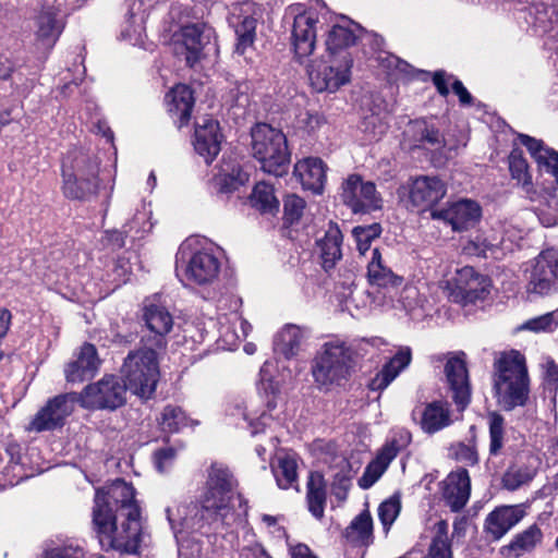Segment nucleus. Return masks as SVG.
I'll return each instance as SVG.
<instances>
[{
  "label": "nucleus",
  "mask_w": 558,
  "mask_h": 558,
  "mask_svg": "<svg viewBox=\"0 0 558 558\" xmlns=\"http://www.w3.org/2000/svg\"><path fill=\"white\" fill-rule=\"evenodd\" d=\"M354 364L353 351L344 342L329 341L323 344L312 364V375L323 387L340 385L347 380Z\"/></svg>",
  "instance_id": "obj_7"
},
{
  "label": "nucleus",
  "mask_w": 558,
  "mask_h": 558,
  "mask_svg": "<svg viewBox=\"0 0 558 558\" xmlns=\"http://www.w3.org/2000/svg\"><path fill=\"white\" fill-rule=\"evenodd\" d=\"M325 118L318 112L303 111L296 117V126L312 135L325 124Z\"/></svg>",
  "instance_id": "obj_54"
},
{
  "label": "nucleus",
  "mask_w": 558,
  "mask_h": 558,
  "mask_svg": "<svg viewBox=\"0 0 558 558\" xmlns=\"http://www.w3.org/2000/svg\"><path fill=\"white\" fill-rule=\"evenodd\" d=\"M126 227H129L130 231L132 229H136L137 232L142 233L150 232L154 227V222L151 221V210L149 206L143 204L142 209H138L132 220L124 226V228Z\"/></svg>",
  "instance_id": "obj_56"
},
{
  "label": "nucleus",
  "mask_w": 558,
  "mask_h": 558,
  "mask_svg": "<svg viewBox=\"0 0 558 558\" xmlns=\"http://www.w3.org/2000/svg\"><path fill=\"white\" fill-rule=\"evenodd\" d=\"M128 230L120 231V230H107L105 231L102 238H101V245L111 251L116 252L118 250H121L125 246V240Z\"/></svg>",
  "instance_id": "obj_58"
},
{
  "label": "nucleus",
  "mask_w": 558,
  "mask_h": 558,
  "mask_svg": "<svg viewBox=\"0 0 558 558\" xmlns=\"http://www.w3.org/2000/svg\"><path fill=\"white\" fill-rule=\"evenodd\" d=\"M341 198L354 214H366L381 208V197L371 181L348 177L342 183Z\"/></svg>",
  "instance_id": "obj_15"
},
{
  "label": "nucleus",
  "mask_w": 558,
  "mask_h": 558,
  "mask_svg": "<svg viewBox=\"0 0 558 558\" xmlns=\"http://www.w3.org/2000/svg\"><path fill=\"white\" fill-rule=\"evenodd\" d=\"M186 248L190 254L184 260L185 280L195 286H210L216 282L222 266L218 248L213 244L202 245L198 239L187 240L183 252Z\"/></svg>",
  "instance_id": "obj_8"
},
{
  "label": "nucleus",
  "mask_w": 558,
  "mask_h": 558,
  "mask_svg": "<svg viewBox=\"0 0 558 558\" xmlns=\"http://www.w3.org/2000/svg\"><path fill=\"white\" fill-rule=\"evenodd\" d=\"M367 281L371 286L383 289L399 288L403 277L395 274L383 259L378 248L372 251V258L367 265Z\"/></svg>",
  "instance_id": "obj_31"
},
{
  "label": "nucleus",
  "mask_w": 558,
  "mask_h": 558,
  "mask_svg": "<svg viewBox=\"0 0 558 558\" xmlns=\"http://www.w3.org/2000/svg\"><path fill=\"white\" fill-rule=\"evenodd\" d=\"M122 375L126 391L143 400L150 399L159 380L157 352L151 348L130 352L124 360Z\"/></svg>",
  "instance_id": "obj_6"
},
{
  "label": "nucleus",
  "mask_w": 558,
  "mask_h": 558,
  "mask_svg": "<svg viewBox=\"0 0 558 558\" xmlns=\"http://www.w3.org/2000/svg\"><path fill=\"white\" fill-rule=\"evenodd\" d=\"M558 325V311L527 319L521 329L534 332L550 331Z\"/></svg>",
  "instance_id": "obj_52"
},
{
  "label": "nucleus",
  "mask_w": 558,
  "mask_h": 558,
  "mask_svg": "<svg viewBox=\"0 0 558 558\" xmlns=\"http://www.w3.org/2000/svg\"><path fill=\"white\" fill-rule=\"evenodd\" d=\"M36 35L44 46L51 48L62 32V24L56 17V12L45 10L36 19Z\"/></svg>",
  "instance_id": "obj_40"
},
{
  "label": "nucleus",
  "mask_w": 558,
  "mask_h": 558,
  "mask_svg": "<svg viewBox=\"0 0 558 558\" xmlns=\"http://www.w3.org/2000/svg\"><path fill=\"white\" fill-rule=\"evenodd\" d=\"M518 183L525 197L532 202L553 197L558 185V177L555 180H542V177H517Z\"/></svg>",
  "instance_id": "obj_37"
},
{
  "label": "nucleus",
  "mask_w": 558,
  "mask_h": 558,
  "mask_svg": "<svg viewBox=\"0 0 558 558\" xmlns=\"http://www.w3.org/2000/svg\"><path fill=\"white\" fill-rule=\"evenodd\" d=\"M92 523L104 550L122 555L140 553L141 509L134 487L123 480L116 481L107 490H96Z\"/></svg>",
  "instance_id": "obj_1"
},
{
  "label": "nucleus",
  "mask_w": 558,
  "mask_h": 558,
  "mask_svg": "<svg viewBox=\"0 0 558 558\" xmlns=\"http://www.w3.org/2000/svg\"><path fill=\"white\" fill-rule=\"evenodd\" d=\"M305 338L304 331L296 325H286L274 339L276 354L290 360L299 354Z\"/></svg>",
  "instance_id": "obj_34"
},
{
  "label": "nucleus",
  "mask_w": 558,
  "mask_h": 558,
  "mask_svg": "<svg viewBox=\"0 0 558 558\" xmlns=\"http://www.w3.org/2000/svg\"><path fill=\"white\" fill-rule=\"evenodd\" d=\"M250 204L263 216H276L279 213L280 202L275 194V187L266 181L254 185Z\"/></svg>",
  "instance_id": "obj_36"
},
{
  "label": "nucleus",
  "mask_w": 558,
  "mask_h": 558,
  "mask_svg": "<svg viewBox=\"0 0 558 558\" xmlns=\"http://www.w3.org/2000/svg\"><path fill=\"white\" fill-rule=\"evenodd\" d=\"M399 451H400V446H399L398 441L393 439V440L387 442L381 448V450L379 451V453L377 454V457L374 461H376L378 464H380L384 469L387 470V468L389 466L391 461L397 457Z\"/></svg>",
  "instance_id": "obj_63"
},
{
  "label": "nucleus",
  "mask_w": 558,
  "mask_h": 558,
  "mask_svg": "<svg viewBox=\"0 0 558 558\" xmlns=\"http://www.w3.org/2000/svg\"><path fill=\"white\" fill-rule=\"evenodd\" d=\"M525 515L523 505L499 506L486 515L483 530L490 541H499Z\"/></svg>",
  "instance_id": "obj_21"
},
{
  "label": "nucleus",
  "mask_w": 558,
  "mask_h": 558,
  "mask_svg": "<svg viewBox=\"0 0 558 558\" xmlns=\"http://www.w3.org/2000/svg\"><path fill=\"white\" fill-rule=\"evenodd\" d=\"M259 8L253 0H239L231 4L229 24L236 35L235 52L244 54L254 44Z\"/></svg>",
  "instance_id": "obj_13"
},
{
  "label": "nucleus",
  "mask_w": 558,
  "mask_h": 558,
  "mask_svg": "<svg viewBox=\"0 0 558 558\" xmlns=\"http://www.w3.org/2000/svg\"><path fill=\"white\" fill-rule=\"evenodd\" d=\"M381 233V226L377 222L368 226H357L352 230L355 238L357 250L361 254H365L369 250L373 240L377 239Z\"/></svg>",
  "instance_id": "obj_49"
},
{
  "label": "nucleus",
  "mask_w": 558,
  "mask_h": 558,
  "mask_svg": "<svg viewBox=\"0 0 558 558\" xmlns=\"http://www.w3.org/2000/svg\"><path fill=\"white\" fill-rule=\"evenodd\" d=\"M252 151L266 174H284L283 167L290 160L287 137L279 129L257 123L251 132Z\"/></svg>",
  "instance_id": "obj_5"
},
{
  "label": "nucleus",
  "mask_w": 558,
  "mask_h": 558,
  "mask_svg": "<svg viewBox=\"0 0 558 558\" xmlns=\"http://www.w3.org/2000/svg\"><path fill=\"white\" fill-rule=\"evenodd\" d=\"M99 187V177H65L63 193L68 198L88 199Z\"/></svg>",
  "instance_id": "obj_38"
},
{
  "label": "nucleus",
  "mask_w": 558,
  "mask_h": 558,
  "mask_svg": "<svg viewBox=\"0 0 558 558\" xmlns=\"http://www.w3.org/2000/svg\"><path fill=\"white\" fill-rule=\"evenodd\" d=\"M529 165L522 151L513 149L509 155V170L511 174H527Z\"/></svg>",
  "instance_id": "obj_64"
},
{
  "label": "nucleus",
  "mask_w": 558,
  "mask_h": 558,
  "mask_svg": "<svg viewBox=\"0 0 558 558\" xmlns=\"http://www.w3.org/2000/svg\"><path fill=\"white\" fill-rule=\"evenodd\" d=\"M430 217L435 220H444L453 231L460 232L473 228L480 221L482 208L475 201L461 198L445 209H433Z\"/></svg>",
  "instance_id": "obj_17"
},
{
  "label": "nucleus",
  "mask_w": 558,
  "mask_h": 558,
  "mask_svg": "<svg viewBox=\"0 0 558 558\" xmlns=\"http://www.w3.org/2000/svg\"><path fill=\"white\" fill-rule=\"evenodd\" d=\"M402 145L410 151H424L430 165L437 169L447 163L452 150L436 118L411 120L403 131Z\"/></svg>",
  "instance_id": "obj_3"
},
{
  "label": "nucleus",
  "mask_w": 558,
  "mask_h": 558,
  "mask_svg": "<svg viewBox=\"0 0 558 558\" xmlns=\"http://www.w3.org/2000/svg\"><path fill=\"white\" fill-rule=\"evenodd\" d=\"M238 481L222 463H213L208 469L206 490L197 512L199 520L206 524L223 521L230 511V502Z\"/></svg>",
  "instance_id": "obj_4"
},
{
  "label": "nucleus",
  "mask_w": 558,
  "mask_h": 558,
  "mask_svg": "<svg viewBox=\"0 0 558 558\" xmlns=\"http://www.w3.org/2000/svg\"><path fill=\"white\" fill-rule=\"evenodd\" d=\"M296 461L289 456L278 459V464L274 469V475L280 488H290L298 480Z\"/></svg>",
  "instance_id": "obj_45"
},
{
  "label": "nucleus",
  "mask_w": 558,
  "mask_h": 558,
  "mask_svg": "<svg viewBox=\"0 0 558 558\" xmlns=\"http://www.w3.org/2000/svg\"><path fill=\"white\" fill-rule=\"evenodd\" d=\"M156 420L160 429L170 434L178 433L190 424V418L182 408L174 404L163 407Z\"/></svg>",
  "instance_id": "obj_41"
},
{
  "label": "nucleus",
  "mask_w": 558,
  "mask_h": 558,
  "mask_svg": "<svg viewBox=\"0 0 558 558\" xmlns=\"http://www.w3.org/2000/svg\"><path fill=\"white\" fill-rule=\"evenodd\" d=\"M353 60L350 53L341 52L340 57H330L329 60L312 66L308 76L313 88L318 92L333 93L350 81Z\"/></svg>",
  "instance_id": "obj_11"
},
{
  "label": "nucleus",
  "mask_w": 558,
  "mask_h": 558,
  "mask_svg": "<svg viewBox=\"0 0 558 558\" xmlns=\"http://www.w3.org/2000/svg\"><path fill=\"white\" fill-rule=\"evenodd\" d=\"M125 385L114 375H106L77 393L81 405L93 410H116L125 403Z\"/></svg>",
  "instance_id": "obj_10"
},
{
  "label": "nucleus",
  "mask_w": 558,
  "mask_h": 558,
  "mask_svg": "<svg viewBox=\"0 0 558 558\" xmlns=\"http://www.w3.org/2000/svg\"><path fill=\"white\" fill-rule=\"evenodd\" d=\"M359 128L365 135L364 140L372 143L381 138V136L387 132L388 124L379 114L372 113L362 119Z\"/></svg>",
  "instance_id": "obj_47"
},
{
  "label": "nucleus",
  "mask_w": 558,
  "mask_h": 558,
  "mask_svg": "<svg viewBox=\"0 0 558 558\" xmlns=\"http://www.w3.org/2000/svg\"><path fill=\"white\" fill-rule=\"evenodd\" d=\"M412 362V350L410 347H401L397 353L389 359L383 368L373 377L368 388L373 391L386 389Z\"/></svg>",
  "instance_id": "obj_27"
},
{
  "label": "nucleus",
  "mask_w": 558,
  "mask_h": 558,
  "mask_svg": "<svg viewBox=\"0 0 558 558\" xmlns=\"http://www.w3.org/2000/svg\"><path fill=\"white\" fill-rule=\"evenodd\" d=\"M222 135L216 120L205 118L197 122L194 133V149L209 163L219 154Z\"/></svg>",
  "instance_id": "obj_25"
},
{
  "label": "nucleus",
  "mask_w": 558,
  "mask_h": 558,
  "mask_svg": "<svg viewBox=\"0 0 558 558\" xmlns=\"http://www.w3.org/2000/svg\"><path fill=\"white\" fill-rule=\"evenodd\" d=\"M494 396L505 411L525 405L529 399V374L524 355L510 350L494 362Z\"/></svg>",
  "instance_id": "obj_2"
},
{
  "label": "nucleus",
  "mask_w": 558,
  "mask_h": 558,
  "mask_svg": "<svg viewBox=\"0 0 558 558\" xmlns=\"http://www.w3.org/2000/svg\"><path fill=\"white\" fill-rule=\"evenodd\" d=\"M426 558H452L451 543L448 537V523L444 520L436 524Z\"/></svg>",
  "instance_id": "obj_42"
},
{
  "label": "nucleus",
  "mask_w": 558,
  "mask_h": 558,
  "mask_svg": "<svg viewBox=\"0 0 558 558\" xmlns=\"http://www.w3.org/2000/svg\"><path fill=\"white\" fill-rule=\"evenodd\" d=\"M43 558H83V550L72 545L47 549Z\"/></svg>",
  "instance_id": "obj_62"
},
{
  "label": "nucleus",
  "mask_w": 558,
  "mask_h": 558,
  "mask_svg": "<svg viewBox=\"0 0 558 558\" xmlns=\"http://www.w3.org/2000/svg\"><path fill=\"white\" fill-rule=\"evenodd\" d=\"M454 457L458 461L464 462L468 465H474L478 462V456L475 446L464 442H459L456 446Z\"/></svg>",
  "instance_id": "obj_61"
},
{
  "label": "nucleus",
  "mask_w": 558,
  "mask_h": 558,
  "mask_svg": "<svg viewBox=\"0 0 558 558\" xmlns=\"http://www.w3.org/2000/svg\"><path fill=\"white\" fill-rule=\"evenodd\" d=\"M401 510V502L399 496H391L383 501L378 507V517L384 525L386 533L389 531L392 523L396 521Z\"/></svg>",
  "instance_id": "obj_50"
},
{
  "label": "nucleus",
  "mask_w": 558,
  "mask_h": 558,
  "mask_svg": "<svg viewBox=\"0 0 558 558\" xmlns=\"http://www.w3.org/2000/svg\"><path fill=\"white\" fill-rule=\"evenodd\" d=\"M168 111L179 120V128L187 124L194 107V97L191 88L184 84L175 85L166 94Z\"/></svg>",
  "instance_id": "obj_32"
},
{
  "label": "nucleus",
  "mask_w": 558,
  "mask_h": 558,
  "mask_svg": "<svg viewBox=\"0 0 558 558\" xmlns=\"http://www.w3.org/2000/svg\"><path fill=\"white\" fill-rule=\"evenodd\" d=\"M306 203L295 194L287 195L283 199V228H293L300 223Z\"/></svg>",
  "instance_id": "obj_46"
},
{
  "label": "nucleus",
  "mask_w": 558,
  "mask_h": 558,
  "mask_svg": "<svg viewBox=\"0 0 558 558\" xmlns=\"http://www.w3.org/2000/svg\"><path fill=\"white\" fill-rule=\"evenodd\" d=\"M177 451L172 447L160 448L154 452V462L158 472H165L174 461Z\"/></svg>",
  "instance_id": "obj_60"
},
{
  "label": "nucleus",
  "mask_w": 558,
  "mask_h": 558,
  "mask_svg": "<svg viewBox=\"0 0 558 558\" xmlns=\"http://www.w3.org/2000/svg\"><path fill=\"white\" fill-rule=\"evenodd\" d=\"M464 357L465 354L460 352L450 356L445 364L446 379L459 410H464L471 401V387Z\"/></svg>",
  "instance_id": "obj_19"
},
{
  "label": "nucleus",
  "mask_w": 558,
  "mask_h": 558,
  "mask_svg": "<svg viewBox=\"0 0 558 558\" xmlns=\"http://www.w3.org/2000/svg\"><path fill=\"white\" fill-rule=\"evenodd\" d=\"M384 469L376 461H372L365 469L363 475L359 478L357 484L362 489L372 487L384 474Z\"/></svg>",
  "instance_id": "obj_59"
},
{
  "label": "nucleus",
  "mask_w": 558,
  "mask_h": 558,
  "mask_svg": "<svg viewBox=\"0 0 558 558\" xmlns=\"http://www.w3.org/2000/svg\"><path fill=\"white\" fill-rule=\"evenodd\" d=\"M352 476L349 472L340 471L335 474L331 483V494L339 500L345 501L351 488Z\"/></svg>",
  "instance_id": "obj_57"
},
{
  "label": "nucleus",
  "mask_w": 558,
  "mask_h": 558,
  "mask_svg": "<svg viewBox=\"0 0 558 558\" xmlns=\"http://www.w3.org/2000/svg\"><path fill=\"white\" fill-rule=\"evenodd\" d=\"M442 498L452 512L462 510L471 494V480L466 469L450 472L442 481Z\"/></svg>",
  "instance_id": "obj_23"
},
{
  "label": "nucleus",
  "mask_w": 558,
  "mask_h": 558,
  "mask_svg": "<svg viewBox=\"0 0 558 558\" xmlns=\"http://www.w3.org/2000/svg\"><path fill=\"white\" fill-rule=\"evenodd\" d=\"M213 29L203 23L184 25L173 37V51L177 57H183L189 66L199 61L203 49L213 37Z\"/></svg>",
  "instance_id": "obj_14"
},
{
  "label": "nucleus",
  "mask_w": 558,
  "mask_h": 558,
  "mask_svg": "<svg viewBox=\"0 0 558 558\" xmlns=\"http://www.w3.org/2000/svg\"><path fill=\"white\" fill-rule=\"evenodd\" d=\"M319 15L315 10L296 14L292 29V45L299 59L306 58L315 49Z\"/></svg>",
  "instance_id": "obj_18"
},
{
  "label": "nucleus",
  "mask_w": 558,
  "mask_h": 558,
  "mask_svg": "<svg viewBox=\"0 0 558 558\" xmlns=\"http://www.w3.org/2000/svg\"><path fill=\"white\" fill-rule=\"evenodd\" d=\"M447 193V184L440 177H415L398 190L400 197L420 210L432 209Z\"/></svg>",
  "instance_id": "obj_12"
},
{
  "label": "nucleus",
  "mask_w": 558,
  "mask_h": 558,
  "mask_svg": "<svg viewBox=\"0 0 558 558\" xmlns=\"http://www.w3.org/2000/svg\"><path fill=\"white\" fill-rule=\"evenodd\" d=\"M243 184V177H214L209 182V187L216 194H231Z\"/></svg>",
  "instance_id": "obj_55"
},
{
  "label": "nucleus",
  "mask_w": 558,
  "mask_h": 558,
  "mask_svg": "<svg viewBox=\"0 0 558 558\" xmlns=\"http://www.w3.org/2000/svg\"><path fill=\"white\" fill-rule=\"evenodd\" d=\"M543 541V532L537 524H532L517 533L511 542L500 547V554L506 558H519L533 551Z\"/></svg>",
  "instance_id": "obj_33"
},
{
  "label": "nucleus",
  "mask_w": 558,
  "mask_h": 558,
  "mask_svg": "<svg viewBox=\"0 0 558 558\" xmlns=\"http://www.w3.org/2000/svg\"><path fill=\"white\" fill-rule=\"evenodd\" d=\"M457 288L465 304L485 300L492 288L488 276L478 274L473 267L465 266L457 272Z\"/></svg>",
  "instance_id": "obj_24"
},
{
  "label": "nucleus",
  "mask_w": 558,
  "mask_h": 558,
  "mask_svg": "<svg viewBox=\"0 0 558 558\" xmlns=\"http://www.w3.org/2000/svg\"><path fill=\"white\" fill-rule=\"evenodd\" d=\"M327 170L322 158L310 156L295 163L293 174H325Z\"/></svg>",
  "instance_id": "obj_53"
},
{
  "label": "nucleus",
  "mask_w": 558,
  "mask_h": 558,
  "mask_svg": "<svg viewBox=\"0 0 558 558\" xmlns=\"http://www.w3.org/2000/svg\"><path fill=\"white\" fill-rule=\"evenodd\" d=\"M361 32L362 28L356 23L344 17L342 24H335L328 32L326 39L329 56L340 57L341 52L349 53L347 48L356 43Z\"/></svg>",
  "instance_id": "obj_30"
},
{
  "label": "nucleus",
  "mask_w": 558,
  "mask_h": 558,
  "mask_svg": "<svg viewBox=\"0 0 558 558\" xmlns=\"http://www.w3.org/2000/svg\"><path fill=\"white\" fill-rule=\"evenodd\" d=\"M125 20L121 37L133 46L142 45L145 38L146 10L143 0H126Z\"/></svg>",
  "instance_id": "obj_28"
},
{
  "label": "nucleus",
  "mask_w": 558,
  "mask_h": 558,
  "mask_svg": "<svg viewBox=\"0 0 558 558\" xmlns=\"http://www.w3.org/2000/svg\"><path fill=\"white\" fill-rule=\"evenodd\" d=\"M341 242L342 234L338 228H330L325 236L317 242L325 270L333 268L337 260L341 258Z\"/></svg>",
  "instance_id": "obj_39"
},
{
  "label": "nucleus",
  "mask_w": 558,
  "mask_h": 558,
  "mask_svg": "<svg viewBox=\"0 0 558 558\" xmlns=\"http://www.w3.org/2000/svg\"><path fill=\"white\" fill-rule=\"evenodd\" d=\"M489 453L498 456L505 445V418L498 412L488 413Z\"/></svg>",
  "instance_id": "obj_44"
},
{
  "label": "nucleus",
  "mask_w": 558,
  "mask_h": 558,
  "mask_svg": "<svg viewBox=\"0 0 558 558\" xmlns=\"http://www.w3.org/2000/svg\"><path fill=\"white\" fill-rule=\"evenodd\" d=\"M470 250H472V252L477 256H482L484 258L498 259L502 255L499 244L489 241L483 235H477L473 241H471Z\"/></svg>",
  "instance_id": "obj_51"
},
{
  "label": "nucleus",
  "mask_w": 558,
  "mask_h": 558,
  "mask_svg": "<svg viewBox=\"0 0 558 558\" xmlns=\"http://www.w3.org/2000/svg\"><path fill=\"white\" fill-rule=\"evenodd\" d=\"M413 421L427 434H435L451 424L450 411L441 401H433L412 411Z\"/></svg>",
  "instance_id": "obj_26"
},
{
  "label": "nucleus",
  "mask_w": 558,
  "mask_h": 558,
  "mask_svg": "<svg viewBox=\"0 0 558 558\" xmlns=\"http://www.w3.org/2000/svg\"><path fill=\"white\" fill-rule=\"evenodd\" d=\"M306 502L310 513L317 520L325 515L327 502L326 482L322 473L311 472L306 483Z\"/></svg>",
  "instance_id": "obj_35"
},
{
  "label": "nucleus",
  "mask_w": 558,
  "mask_h": 558,
  "mask_svg": "<svg viewBox=\"0 0 558 558\" xmlns=\"http://www.w3.org/2000/svg\"><path fill=\"white\" fill-rule=\"evenodd\" d=\"M76 402H78L76 392L53 397L36 413L29 428L39 433L63 426L65 418L73 412Z\"/></svg>",
  "instance_id": "obj_16"
},
{
  "label": "nucleus",
  "mask_w": 558,
  "mask_h": 558,
  "mask_svg": "<svg viewBox=\"0 0 558 558\" xmlns=\"http://www.w3.org/2000/svg\"><path fill=\"white\" fill-rule=\"evenodd\" d=\"M526 292L537 296L558 293V251H542L526 270Z\"/></svg>",
  "instance_id": "obj_9"
},
{
  "label": "nucleus",
  "mask_w": 558,
  "mask_h": 558,
  "mask_svg": "<svg viewBox=\"0 0 558 558\" xmlns=\"http://www.w3.org/2000/svg\"><path fill=\"white\" fill-rule=\"evenodd\" d=\"M536 475V470L529 465H512L502 476V486L507 490L514 492L522 485L530 483Z\"/></svg>",
  "instance_id": "obj_43"
},
{
  "label": "nucleus",
  "mask_w": 558,
  "mask_h": 558,
  "mask_svg": "<svg viewBox=\"0 0 558 558\" xmlns=\"http://www.w3.org/2000/svg\"><path fill=\"white\" fill-rule=\"evenodd\" d=\"M356 533V539L363 544H367L372 538L373 520L368 511H363L356 515L351 524L347 527V535Z\"/></svg>",
  "instance_id": "obj_48"
},
{
  "label": "nucleus",
  "mask_w": 558,
  "mask_h": 558,
  "mask_svg": "<svg viewBox=\"0 0 558 558\" xmlns=\"http://www.w3.org/2000/svg\"><path fill=\"white\" fill-rule=\"evenodd\" d=\"M521 145L525 146L537 165L541 173L558 174V151L547 146L542 140L519 133L517 135Z\"/></svg>",
  "instance_id": "obj_29"
},
{
  "label": "nucleus",
  "mask_w": 558,
  "mask_h": 558,
  "mask_svg": "<svg viewBox=\"0 0 558 558\" xmlns=\"http://www.w3.org/2000/svg\"><path fill=\"white\" fill-rule=\"evenodd\" d=\"M142 319L154 336V345L161 349L166 345L165 337L172 330L173 317L168 308L156 296L146 298L142 307Z\"/></svg>",
  "instance_id": "obj_20"
},
{
  "label": "nucleus",
  "mask_w": 558,
  "mask_h": 558,
  "mask_svg": "<svg viewBox=\"0 0 558 558\" xmlns=\"http://www.w3.org/2000/svg\"><path fill=\"white\" fill-rule=\"evenodd\" d=\"M100 359L94 344L85 342L64 367L68 383H82L93 378L99 369Z\"/></svg>",
  "instance_id": "obj_22"
}]
</instances>
